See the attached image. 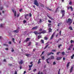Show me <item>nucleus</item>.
<instances>
[{
    "label": "nucleus",
    "mask_w": 74,
    "mask_h": 74,
    "mask_svg": "<svg viewBox=\"0 0 74 74\" xmlns=\"http://www.w3.org/2000/svg\"><path fill=\"white\" fill-rule=\"evenodd\" d=\"M3 7H2L0 8V10H3Z\"/></svg>",
    "instance_id": "c03bdc74"
},
{
    "label": "nucleus",
    "mask_w": 74,
    "mask_h": 74,
    "mask_svg": "<svg viewBox=\"0 0 74 74\" xmlns=\"http://www.w3.org/2000/svg\"><path fill=\"white\" fill-rule=\"evenodd\" d=\"M4 24H1L0 25V26L1 27H3V26H4Z\"/></svg>",
    "instance_id": "a211bd4d"
},
{
    "label": "nucleus",
    "mask_w": 74,
    "mask_h": 74,
    "mask_svg": "<svg viewBox=\"0 0 74 74\" xmlns=\"http://www.w3.org/2000/svg\"><path fill=\"white\" fill-rule=\"evenodd\" d=\"M53 65H55L56 64V63L55 62H53Z\"/></svg>",
    "instance_id": "49530a36"
},
{
    "label": "nucleus",
    "mask_w": 74,
    "mask_h": 74,
    "mask_svg": "<svg viewBox=\"0 0 74 74\" xmlns=\"http://www.w3.org/2000/svg\"><path fill=\"white\" fill-rule=\"evenodd\" d=\"M40 22L41 23V22H42V20L41 19H40Z\"/></svg>",
    "instance_id": "c9c22d12"
},
{
    "label": "nucleus",
    "mask_w": 74,
    "mask_h": 74,
    "mask_svg": "<svg viewBox=\"0 0 74 74\" xmlns=\"http://www.w3.org/2000/svg\"><path fill=\"white\" fill-rule=\"evenodd\" d=\"M39 63H41V61H40L38 60V64H39Z\"/></svg>",
    "instance_id": "37998d69"
},
{
    "label": "nucleus",
    "mask_w": 74,
    "mask_h": 74,
    "mask_svg": "<svg viewBox=\"0 0 74 74\" xmlns=\"http://www.w3.org/2000/svg\"><path fill=\"white\" fill-rule=\"evenodd\" d=\"M62 25V23H60L58 24V26H60Z\"/></svg>",
    "instance_id": "5701e85b"
},
{
    "label": "nucleus",
    "mask_w": 74,
    "mask_h": 74,
    "mask_svg": "<svg viewBox=\"0 0 74 74\" xmlns=\"http://www.w3.org/2000/svg\"><path fill=\"white\" fill-rule=\"evenodd\" d=\"M23 60H21L20 61L18 62V63L19 64H23Z\"/></svg>",
    "instance_id": "423d86ee"
},
{
    "label": "nucleus",
    "mask_w": 74,
    "mask_h": 74,
    "mask_svg": "<svg viewBox=\"0 0 74 74\" xmlns=\"http://www.w3.org/2000/svg\"><path fill=\"white\" fill-rule=\"evenodd\" d=\"M60 69H59V71L58 73V74H60Z\"/></svg>",
    "instance_id": "4c0bfd02"
},
{
    "label": "nucleus",
    "mask_w": 74,
    "mask_h": 74,
    "mask_svg": "<svg viewBox=\"0 0 74 74\" xmlns=\"http://www.w3.org/2000/svg\"><path fill=\"white\" fill-rule=\"evenodd\" d=\"M72 22H73V21H72V20H71V19L70 18H69L68 20L67 23H69V25H70L71 24V23H72Z\"/></svg>",
    "instance_id": "f03ea898"
},
{
    "label": "nucleus",
    "mask_w": 74,
    "mask_h": 74,
    "mask_svg": "<svg viewBox=\"0 0 74 74\" xmlns=\"http://www.w3.org/2000/svg\"><path fill=\"white\" fill-rule=\"evenodd\" d=\"M44 38L45 40H48V38L46 37H45Z\"/></svg>",
    "instance_id": "72a5a7b5"
},
{
    "label": "nucleus",
    "mask_w": 74,
    "mask_h": 74,
    "mask_svg": "<svg viewBox=\"0 0 74 74\" xmlns=\"http://www.w3.org/2000/svg\"><path fill=\"white\" fill-rule=\"evenodd\" d=\"M55 33L54 32L51 37V39H52L53 38V36H54V35H55Z\"/></svg>",
    "instance_id": "0eeeda50"
},
{
    "label": "nucleus",
    "mask_w": 74,
    "mask_h": 74,
    "mask_svg": "<svg viewBox=\"0 0 74 74\" xmlns=\"http://www.w3.org/2000/svg\"><path fill=\"white\" fill-rule=\"evenodd\" d=\"M62 45H58V48H60V47H61V46H62Z\"/></svg>",
    "instance_id": "a19ab883"
},
{
    "label": "nucleus",
    "mask_w": 74,
    "mask_h": 74,
    "mask_svg": "<svg viewBox=\"0 0 74 74\" xmlns=\"http://www.w3.org/2000/svg\"><path fill=\"white\" fill-rule=\"evenodd\" d=\"M41 42L42 44H44V40H41Z\"/></svg>",
    "instance_id": "c756f323"
},
{
    "label": "nucleus",
    "mask_w": 74,
    "mask_h": 74,
    "mask_svg": "<svg viewBox=\"0 0 74 74\" xmlns=\"http://www.w3.org/2000/svg\"><path fill=\"white\" fill-rule=\"evenodd\" d=\"M69 29H70L71 30H73V28H72V27H69Z\"/></svg>",
    "instance_id": "412c9836"
},
{
    "label": "nucleus",
    "mask_w": 74,
    "mask_h": 74,
    "mask_svg": "<svg viewBox=\"0 0 74 74\" xmlns=\"http://www.w3.org/2000/svg\"><path fill=\"white\" fill-rule=\"evenodd\" d=\"M3 62H6V61L5 60V59H4L3 60Z\"/></svg>",
    "instance_id": "774afa93"
},
{
    "label": "nucleus",
    "mask_w": 74,
    "mask_h": 74,
    "mask_svg": "<svg viewBox=\"0 0 74 74\" xmlns=\"http://www.w3.org/2000/svg\"><path fill=\"white\" fill-rule=\"evenodd\" d=\"M26 22H27L26 21L24 20L23 21L24 23H26Z\"/></svg>",
    "instance_id": "a18cd8bd"
},
{
    "label": "nucleus",
    "mask_w": 74,
    "mask_h": 74,
    "mask_svg": "<svg viewBox=\"0 0 74 74\" xmlns=\"http://www.w3.org/2000/svg\"><path fill=\"white\" fill-rule=\"evenodd\" d=\"M36 45H38V43H37V42H36Z\"/></svg>",
    "instance_id": "69168bd1"
},
{
    "label": "nucleus",
    "mask_w": 74,
    "mask_h": 74,
    "mask_svg": "<svg viewBox=\"0 0 74 74\" xmlns=\"http://www.w3.org/2000/svg\"><path fill=\"white\" fill-rule=\"evenodd\" d=\"M37 29V26H36L32 28V29L33 30H34L35 29Z\"/></svg>",
    "instance_id": "2eb2a0df"
},
{
    "label": "nucleus",
    "mask_w": 74,
    "mask_h": 74,
    "mask_svg": "<svg viewBox=\"0 0 74 74\" xmlns=\"http://www.w3.org/2000/svg\"><path fill=\"white\" fill-rule=\"evenodd\" d=\"M26 55V56H27V57H29V56H31L30 54H27Z\"/></svg>",
    "instance_id": "dca6fc26"
},
{
    "label": "nucleus",
    "mask_w": 74,
    "mask_h": 74,
    "mask_svg": "<svg viewBox=\"0 0 74 74\" xmlns=\"http://www.w3.org/2000/svg\"><path fill=\"white\" fill-rule=\"evenodd\" d=\"M73 57H74V54H73L72 56H71V59H73Z\"/></svg>",
    "instance_id": "c85d7f7f"
},
{
    "label": "nucleus",
    "mask_w": 74,
    "mask_h": 74,
    "mask_svg": "<svg viewBox=\"0 0 74 74\" xmlns=\"http://www.w3.org/2000/svg\"><path fill=\"white\" fill-rule=\"evenodd\" d=\"M70 8L71 9V11H73V8H72V6H71L70 7Z\"/></svg>",
    "instance_id": "7c9ffc66"
},
{
    "label": "nucleus",
    "mask_w": 74,
    "mask_h": 74,
    "mask_svg": "<svg viewBox=\"0 0 74 74\" xmlns=\"http://www.w3.org/2000/svg\"><path fill=\"white\" fill-rule=\"evenodd\" d=\"M48 17H49V18H50V19H51V20H53V18H52V17H51L49 16H48Z\"/></svg>",
    "instance_id": "6ab92c4d"
},
{
    "label": "nucleus",
    "mask_w": 74,
    "mask_h": 74,
    "mask_svg": "<svg viewBox=\"0 0 74 74\" xmlns=\"http://www.w3.org/2000/svg\"><path fill=\"white\" fill-rule=\"evenodd\" d=\"M22 66L21 65H20V67H19V68H20V69H22Z\"/></svg>",
    "instance_id": "79ce46f5"
},
{
    "label": "nucleus",
    "mask_w": 74,
    "mask_h": 74,
    "mask_svg": "<svg viewBox=\"0 0 74 74\" xmlns=\"http://www.w3.org/2000/svg\"><path fill=\"white\" fill-rule=\"evenodd\" d=\"M38 74H44V73L42 72H41L40 73V71H39L38 73Z\"/></svg>",
    "instance_id": "4be33fe9"
},
{
    "label": "nucleus",
    "mask_w": 74,
    "mask_h": 74,
    "mask_svg": "<svg viewBox=\"0 0 74 74\" xmlns=\"http://www.w3.org/2000/svg\"><path fill=\"white\" fill-rule=\"evenodd\" d=\"M42 59H43V60H44V56H42Z\"/></svg>",
    "instance_id": "473e14b6"
},
{
    "label": "nucleus",
    "mask_w": 74,
    "mask_h": 74,
    "mask_svg": "<svg viewBox=\"0 0 74 74\" xmlns=\"http://www.w3.org/2000/svg\"><path fill=\"white\" fill-rule=\"evenodd\" d=\"M22 11V9H21L20 10H19V11L20 12H21V11Z\"/></svg>",
    "instance_id": "603ef678"
},
{
    "label": "nucleus",
    "mask_w": 74,
    "mask_h": 74,
    "mask_svg": "<svg viewBox=\"0 0 74 74\" xmlns=\"http://www.w3.org/2000/svg\"><path fill=\"white\" fill-rule=\"evenodd\" d=\"M34 33L36 35H37V34H41V32H40L38 33L37 31H35L34 32Z\"/></svg>",
    "instance_id": "39448f33"
},
{
    "label": "nucleus",
    "mask_w": 74,
    "mask_h": 74,
    "mask_svg": "<svg viewBox=\"0 0 74 74\" xmlns=\"http://www.w3.org/2000/svg\"><path fill=\"white\" fill-rule=\"evenodd\" d=\"M26 71H24V73H23V74H26Z\"/></svg>",
    "instance_id": "680f3d73"
},
{
    "label": "nucleus",
    "mask_w": 74,
    "mask_h": 74,
    "mask_svg": "<svg viewBox=\"0 0 74 74\" xmlns=\"http://www.w3.org/2000/svg\"><path fill=\"white\" fill-rule=\"evenodd\" d=\"M52 52H55L56 50H52Z\"/></svg>",
    "instance_id": "09e8293b"
},
{
    "label": "nucleus",
    "mask_w": 74,
    "mask_h": 74,
    "mask_svg": "<svg viewBox=\"0 0 74 74\" xmlns=\"http://www.w3.org/2000/svg\"><path fill=\"white\" fill-rule=\"evenodd\" d=\"M34 4L37 6H38V3L37 2V1L36 0H34Z\"/></svg>",
    "instance_id": "7ed1b4c3"
},
{
    "label": "nucleus",
    "mask_w": 74,
    "mask_h": 74,
    "mask_svg": "<svg viewBox=\"0 0 74 74\" xmlns=\"http://www.w3.org/2000/svg\"><path fill=\"white\" fill-rule=\"evenodd\" d=\"M61 31H60V35H61Z\"/></svg>",
    "instance_id": "0e129e2a"
},
{
    "label": "nucleus",
    "mask_w": 74,
    "mask_h": 74,
    "mask_svg": "<svg viewBox=\"0 0 74 74\" xmlns=\"http://www.w3.org/2000/svg\"><path fill=\"white\" fill-rule=\"evenodd\" d=\"M62 54L63 55H65V53H64V52H62Z\"/></svg>",
    "instance_id": "a878e982"
},
{
    "label": "nucleus",
    "mask_w": 74,
    "mask_h": 74,
    "mask_svg": "<svg viewBox=\"0 0 74 74\" xmlns=\"http://www.w3.org/2000/svg\"><path fill=\"white\" fill-rule=\"evenodd\" d=\"M12 40H13V42H14V40H15V39L14 38H13Z\"/></svg>",
    "instance_id": "13d9d810"
},
{
    "label": "nucleus",
    "mask_w": 74,
    "mask_h": 74,
    "mask_svg": "<svg viewBox=\"0 0 74 74\" xmlns=\"http://www.w3.org/2000/svg\"><path fill=\"white\" fill-rule=\"evenodd\" d=\"M52 32V29L50 28L49 29V32Z\"/></svg>",
    "instance_id": "f3484780"
},
{
    "label": "nucleus",
    "mask_w": 74,
    "mask_h": 74,
    "mask_svg": "<svg viewBox=\"0 0 74 74\" xmlns=\"http://www.w3.org/2000/svg\"><path fill=\"white\" fill-rule=\"evenodd\" d=\"M33 64H32L31 65H29V68H31L33 66Z\"/></svg>",
    "instance_id": "393cba45"
},
{
    "label": "nucleus",
    "mask_w": 74,
    "mask_h": 74,
    "mask_svg": "<svg viewBox=\"0 0 74 74\" xmlns=\"http://www.w3.org/2000/svg\"><path fill=\"white\" fill-rule=\"evenodd\" d=\"M28 44V46H29V45H31V42H29Z\"/></svg>",
    "instance_id": "e433bc0d"
},
{
    "label": "nucleus",
    "mask_w": 74,
    "mask_h": 74,
    "mask_svg": "<svg viewBox=\"0 0 74 74\" xmlns=\"http://www.w3.org/2000/svg\"><path fill=\"white\" fill-rule=\"evenodd\" d=\"M29 40H30V38H27L26 40L27 41H28Z\"/></svg>",
    "instance_id": "f704fd0d"
},
{
    "label": "nucleus",
    "mask_w": 74,
    "mask_h": 74,
    "mask_svg": "<svg viewBox=\"0 0 74 74\" xmlns=\"http://www.w3.org/2000/svg\"><path fill=\"white\" fill-rule=\"evenodd\" d=\"M13 32H14V33H18V32H19V30L17 29L16 30H14Z\"/></svg>",
    "instance_id": "9b49d317"
},
{
    "label": "nucleus",
    "mask_w": 74,
    "mask_h": 74,
    "mask_svg": "<svg viewBox=\"0 0 74 74\" xmlns=\"http://www.w3.org/2000/svg\"><path fill=\"white\" fill-rule=\"evenodd\" d=\"M40 34H41V33H42L43 34H44V33H46V31L44 30L42 31L41 32H40Z\"/></svg>",
    "instance_id": "9d476101"
},
{
    "label": "nucleus",
    "mask_w": 74,
    "mask_h": 74,
    "mask_svg": "<svg viewBox=\"0 0 74 74\" xmlns=\"http://www.w3.org/2000/svg\"><path fill=\"white\" fill-rule=\"evenodd\" d=\"M42 29H40L39 30V31L40 32H41V31H42Z\"/></svg>",
    "instance_id": "8fccbe9b"
},
{
    "label": "nucleus",
    "mask_w": 74,
    "mask_h": 74,
    "mask_svg": "<svg viewBox=\"0 0 74 74\" xmlns=\"http://www.w3.org/2000/svg\"><path fill=\"white\" fill-rule=\"evenodd\" d=\"M51 24H48V26L49 27H51Z\"/></svg>",
    "instance_id": "cd10ccee"
},
{
    "label": "nucleus",
    "mask_w": 74,
    "mask_h": 74,
    "mask_svg": "<svg viewBox=\"0 0 74 74\" xmlns=\"http://www.w3.org/2000/svg\"><path fill=\"white\" fill-rule=\"evenodd\" d=\"M48 22H49V23H51V21L50 20H48Z\"/></svg>",
    "instance_id": "3c124183"
},
{
    "label": "nucleus",
    "mask_w": 74,
    "mask_h": 74,
    "mask_svg": "<svg viewBox=\"0 0 74 74\" xmlns=\"http://www.w3.org/2000/svg\"><path fill=\"white\" fill-rule=\"evenodd\" d=\"M3 45L4 46H6V47H8V45L5 44H3Z\"/></svg>",
    "instance_id": "2f4dec72"
},
{
    "label": "nucleus",
    "mask_w": 74,
    "mask_h": 74,
    "mask_svg": "<svg viewBox=\"0 0 74 74\" xmlns=\"http://www.w3.org/2000/svg\"><path fill=\"white\" fill-rule=\"evenodd\" d=\"M59 53H60V52H58L57 53V55H59Z\"/></svg>",
    "instance_id": "6e6d98bb"
},
{
    "label": "nucleus",
    "mask_w": 74,
    "mask_h": 74,
    "mask_svg": "<svg viewBox=\"0 0 74 74\" xmlns=\"http://www.w3.org/2000/svg\"><path fill=\"white\" fill-rule=\"evenodd\" d=\"M5 50H8V48H5Z\"/></svg>",
    "instance_id": "338daca9"
},
{
    "label": "nucleus",
    "mask_w": 74,
    "mask_h": 74,
    "mask_svg": "<svg viewBox=\"0 0 74 74\" xmlns=\"http://www.w3.org/2000/svg\"><path fill=\"white\" fill-rule=\"evenodd\" d=\"M36 69H34V70H33V71H34V72H35L36 71Z\"/></svg>",
    "instance_id": "de8ad7c7"
},
{
    "label": "nucleus",
    "mask_w": 74,
    "mask_h": 74,
    "mask_svg": "<svg viewBox=\"0 0 74 74\" xmlns=\"http://www.w3.org/2000/svg\"><path fill=\"white\" fill-rule=\"evenodd\" d=\"M62 57H57V60H60V59H62Z\"/></svg>",
    "instance_id": "f8f14e48"
},
{
    "label": "nucleus",
    "mask_w": 74,
    "mask_h": 74,
    "mask_svg": "<svg viewBox=\"0 0 74 74\" xmlns=\"http://www.w3.org/2000/svg\"><path fill=\"white\" fill-rule=\"evenodd\" d=\"M50 59V58H49L48 59H47L46 60V62H48V60L49 59Z\"/></svg>",
    "instance_id": "ea45409f"
},
{
    "label": "nucleus",
    "mask_w": 74,
    "mask_h": 74,
    "mask_svg": "<svg viewBox=\"0 0 74 74\" xmlns=\"http://www.w3.org/2000/svg\"><path fill=\"white\" fill-rule=\"evenodd\" d=\"M61 12L62 14V17H63V16H64V14H65V13H64V10H62L61 11Z\"/></svg>",
    "instance_id": "20e7f679"
},
{
    "label": "nucleus",
    "mask_w": 74,
    "mask_h": 74,
    "mask_svg": "<svg viewBox=\"0 0 74 74\" xmlns=\"http://www.w3.org/2000/svg\"><path fill=\"white\" fill-rule=\"evenodd\" d=\"M29 16V14H26L25 15V18L26 19H28V18H27V16Z\"/></svg>",
    "instance_id": "6e6552de"
},
{
    "label": "nucleus",
    "mask_w": 74,
    "mask_h": 74,
    "mask_svg": "<svg viewBox=\"0 0 74 74\" xmlns=\"http://www.w3.org/2000/svg\"><path fill=\"white\" fill-rule=\"evenodd\" d=\"M48 45H47L46 46H45V47L44 49H46V48L48 47Z\"/></svg>",
    "instance_id": "b1692460"
},
{
    "label": "nucleus",
    "mask_w": 74,
    "mask_h": 74,
    "mask_svg": "<svg viewBox=\"0 0 74 74\" xmlns=\"http://www.w3.org/2000/svg\"><path fill=\"white\" fill-rule=\"evenodd\" d=\"M73 67L72 66L70 69V73H72V71H73Z\"/></svg>",
    "instance_id": "1a4fd4ad"
},
{
    "label": "nucleus",
    "mask_w": 74,
    "mask_h": 74,
    "mask_svg": "<svg viewBox=\"0 0 74 74\" xmlns=\"http://www.w3.org/2000/svg\"><path fill=\"white\" fill-rule=\"evenodd\" d=\"M73 41L72 40H71V43H73Z\"/></svg>",
    "instance_id": "bf43d9fd"
},
{
    "label": "nucleus",
    "mask_w": 74,
    "mask_h": 74,
    "mask_svg": "<svg viewBox=\"0 0 74 74\" xmlns=\"http://www.w3.org/2000/svg\"><path fill=\"white\" fill-rule=\"evenodd\" d=\"M8 43V44H11V41H10Z\"/></svg>",
    "instance_id": "4d7b16f0"
},
{
    "label": "nucleus",
    "mask_w": 74,
    "mask_h": 74,
    "mask_svg": "<svg viewBox=\"0 0 74 74\" xmlns=\"http://www.w3.org/2000/svg\"><path fill=\"white\" fill-rule=\"evenodd\" d=\"M62 40V39L61 38H60L59 39V40H58V41L57 42H58V41H59V40Z\"/></svg>",
    "instance_id": "864d4df0"
},
{
    "label": "nucleus",
    "mask_w": 74,
    "mask_h": 74,
    "mask_svg": "<svg viewBox=\"0 0 74 74\" xmlns=\"http://www.w3.org/2000/svg\"><path fill=\"white\" fill-rule=\"evenodd\" d=\"M51 54H52V52H51L50 53H47V56H49V55H51Z\"/></svg>",
    "instance_id": "ddd939ff"
},
{
    "label": "nucleus",
    "mask_w": 74,
    "mask_h": 74,
    "mask_svg": "<svg viewBox=\"0 0 74 74\" xmlns=\"http://www.w3.org/2000/svg\"><path fill=\"white\" fill-rule=\"evenodd\" d=\"M50 58V59H54V56H51L50 58Z\"/></svg>",
    "instance_id": "4468645a"
},
{
    "label": "nucleus",
    "mask_w": 74,
    "mask_h": 74,
    "mask_svg": "<svg viewBox=\"0 0 74 74\" xmlns=\"http://www.w3.org/2000/svg\"><path fill=\"white\" fill-rule=\"evenodd\" d=\"M12 11L14 13V17L15 18H17L18 17H19V14H20V13H18L17 14L16 16V11H15V10H14L12 9Z\"/></svg>",
    "instance_id": "f257e3e1"
},
{
    "label": "nucleus",
    "mask_w": 74,
    "mask_h": 74,
    "mask_svg": "<svg viewBox=\"0 0 74 74\" xmlns=\"http://www.w3.org/2000/svg\"><path fill=\"white\" fill-rule=\"evenodd\" d=\"M29 16H32V14L31 13H29Z\"/></svg>",
    "instance_id": "58836bf2"
},
{
    "label": "nucleus",
    "mask_w": 74,
    "mask_h": 74,
    "mask_svg": "<svg viewBox=\"0 0 74 74\" xmlns=\"http://www.w3.org/2000/svg\"><path fill=\"white\" fill-rule=\"evenodd\" d=\"M70 62L68 63L67 64V66H66L67 67H69V64H70Z\"/></svg>",
    "instance_id": "aec40b11"
},
{
    "label": "nucleus",
    "mask_w": 74,
    "mask_h": 74,
    "mask_svg": "<svg viewBox=\"0 0 74 74\" xmlns=\"http://www.w3.org/2000/svg\"><path fill=\"white\" fill-rule=\"evenodd\" d=\"M41 36L40 35L38 36V39H40V38H41Z\"/></svg>",
    "instance_id": "bb28decb"
},
{
    "label": "nucleus",
    "mask_w": 74,
    "mask_h": 74,
    "mask_svg": "<svg viewBox=\"0 0 74 74\" xmlns=\"http://www.w3.org/2000/svg\"><path fill=\"white\" fill-rule=\"evenodd\" d=\"M32 63H33V62H31L30 63V64H32Z\"/></svg>",
    "instance_id": "e2e57ef3"
},
{
    "label": "nucleus",
    "mask_w": 74,
    "mask_h": 74,
    "mask_svg": "<svg viewBox=\"0 0 74 74\" xmlns=\"http://www.w3.org/2000/svg\"><path fill=\"white\" fill-rule=\"evenodd\" d=\"M14 74H17V72H16V71H15Z\"/></svg>",
    "instance_id": "5fc2aeb1"
},
{
    "label": "nucleus",
    "mask_w": 74,
    "mask_h": 74,
    "mask_svg": "<svg viewBox=\"0 0 74 74\" xmlns=\"http://www.w3.org/2000/svg\"><path fill=\"white\" fill-rule=\"evenodd\" d=\"M35 50H36V49H33V51L34 52V51H35Z\"/></svg>",
    "instance_id": "052dcab7"
}]
</instances>
